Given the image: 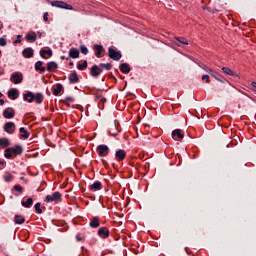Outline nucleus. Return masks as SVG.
I'll return each mask as SVG.
<instances>
[{"label": "nucleus", "instance_id": "obj_61", "mask_svg": "<svg viewBox=\"0 0 256 256\" xmlns=\"http://www.w3.org/2000/svg\"><path fill=\"white\" fill-rule=\"evenodd\" d=\"M0 55H1V50H0Z\"/></svg>", "mask_w": 256, "mask_h": 256}, {"label": "nucleus", "instance_id": "obj_33", "mask_svg": "<svg viewBox=\"0 0 256 256\" xmlns=\"http://www.w3.org/2000/svg\"><path fill=\"white\" fill-rule=\"evenodd\" d=\"M11 145V142H9V139L7 138H0V146L5 149V147H9Z\"/></svg>", "mask_w": 256, "mask_h": 256}, {"label": "nucleus", "instance_id": "obj_51", "mask_svg": "<svg viewBox=\"0 0 256 256\" xmlns=\"http://www.w3.org/2000/svg\"><path fill=\"white\" fill-rule=\"evenodd\" d=\"M36 35H38V38L41 39V37H42L43 34H42L40 31H38V32L36 33Z\"/></svg>", "mask_w": 256, "mask_h": 256}, {"label": "nucleus", "instance_id": "obj_31", "mask_svg": "<svg viewBox=\"0 0 256 256\" xmlns=\"http://www.w3.org/2000/svg\"><path fill=\"white\" fill-rule=\"evenodd\" d=\"M19 131H20V139H29V132L24 127H21Z\"/></svg>", "mask_w": 256, "mask_h": 256}, {"label": "nucleus", "instance_id": "obj_54", "mask_svg": "<svg viewBox=\"0 0 256 256\" xmlns=\"http://www.w3.org/2000/svg\"><path fill=\"white\" fill-rule=\"evenodd\" d=\"M0 165H5V161L0 159Z\"/></svg>", "mask_w": 256, "mask_h": 256}, {"label": "nucleus", "instance_id": "obj_49", "mask_svg": "<svg viewBox=\"0 0 256 256\" xmlns=\"http://www.w3.org/2000/svg\"><path fill=\"white\" fill-rule=\"evenodd\" d=\"M77 241H83V237H81V234L76 235Z\"/></svg>", "mask_w": 256, "mask_h": 256}, {"label": "nucleus", "instance_id": "obj_15", "mask_svg": "<svg viewBox=\"0 0 256 256\" xmlns=\"http://www.w3.org/2000/svg\"><path fill=\"white\" fill-rule=\"evenodd\" d=\"M22 55H23V57H25V59H31V57H33V55H35V51L33 50V48L28 47L22 51Z\"/></svg>", "mask_w": 256, "mask_h": 256}, {"label": "nucleus", "instance_id": "obj_35", "mask_svg": "<svg viewBox=\"0 0 256 256\" xmlns=\"http://www.w3.org/2000/svg\"><path fill=\"white\" fill-rule=\"evenodd\" d=\"M87 60L82 61V63H78L77 65V69H79V71H85V69H87Z\"/></svg>", "mask_w": 256, "mask_h": 256}, {"label": "nucleus", "instance_id": "obj_13", "mask_svg": "<svg viewBox=\"0 0 256 256\" xmlns=\"http://www.w3.org/2000/svg\"><path fill=\"white\" fill-rule=\"evenodd\" d=\"M3 117L5 119H13L15 117V110L13 108H6L3 111Z\"/></svg>", "mask_w": 256, "mask_h": 256}, {"label": "nucleus", "instance_id": "obj_26", "mask_svg": "<svg viewBox=\"0 0 256 256\" xmlns=\"http://www.w3.org/2000/svg\"><path fill=\"white\" fill-rule=\"evenodd\" d=\"M210 75L212 77H214V79H216V81H219L220 83H225L223 76L221 74H219V72H215L212 70V73H210Z\"/></svg>", "mask_w": 256, "mask_h": 256}, {"label": "nucleus", "instance_id": "obj_22", "mask_svg": "<svg viewBox=\"0 0 256 256\" xmlns=\"http://www.w3.org/2000/svg\"><path fill=\"white\" fill-rule=\"evenodd\" d=\"M222 71L226 75H230V77H239V74H237L236 72L231 70V68H229V67H222Z\"/></svg>", "mask_w": 256, "mask_h": 256}, {"label": "nucleus", "instance_id": "obj_39", "mask_svg": "<svg viewBox=\"0 0 256 256\" xmlns=\"http://www.w3.org/2000/svg\"><path fill=\"white\" fill-rule=\"evenodd\" d=\"M13 189L14 191H18V193H23V188L19 184L14 185Z\"/></svg>", "mask_w": 256, "mask_h": 256}, {"label": "nucleus", "instance_id": "obj_55", "mask_svg": "<svg viewBox=\"0 0 256 256\" xmlns=\"http://www.w3.org/2000/svg\"><path fill=\"white\" fill-rule=\"evenodd\" d=\"M69 67H73L74 63L73 62H69Z\"/></svg>", "mask_w": 256, "mask_h": 256}, {"label": "nucleus", "instance_id": "obj_57", "mask_svg": "<svg viewBox=\"0 0 256 256\" xmlns=\"http://www.w3.org/2000/svg\"><path fill=\"white\" fill-rule=\"evenodd\" d=\"M61 59L63 60V59H67V58H65V56H61Z\"/></svg>", "mask_w": 256, "mask_h": 256}, {"label": "nucleus", "instance_id": "obj_53", "mask_svg": "<svg viewBox=\"0 0 256 256\" xmlns=\"http://www.w3.org/2000/svg\"><path fill=\"white\" fill-rule=\"evenodd\" d=\"M206 11H208V13H211L213 9H211V7H208Z\"/></svg>", "mask_w": 256, "mask_h": 256}, {"label": "nucleus", "instance_id": "obj_37", "mask_svg": "<svg viewBox=\"0 0 256 256\" xmlns=\"http://www.w3.org/2000/svg\"><path fill=\"white\" fill-rule=\"evenodd\" d=\"M201 69H203L204 71H206V73H209V75H211L213 69L209 68L207 65L205 64H202L201 66Z\"/></svg>", "mask_w": 256, "mask_h": 256}, {"label": "nucleus", "instance_id": "obj_5", "mask_svg": "<svg viewBox=\"0 0 256 256\" xmlns=\"http://www.w3.org/2000/svg\"><path fill=\"white\" fill-rule=\"evenodd\" d=\"M61 193L60 192H54L52 195H47L45 198V203H57V201H61Z\"/></svg>", "mask_w": 256, "mask_h": 256}, {"label": "nucleus", "instance_id": "obj_52", "mask_svg": "<svg viewBox=\"0 0 256 256\" xmlns=\"http://www.w3.org/2000/svg\"><path fill=\"white\" fill-rule=\"evenodd\" d=\"M0 105H5V100L0 99Z\"/></svg>", "mask_w": 256, "mask_h": 256}, {"label": "nucleus", "instance_id": "obj_41", "mask_svg": "<svg viewBox=\"0 0 256 256\" xmlns=\"http://www.w3.org/2000/svg\"><path fill=\"white\" fill-rule=\"evenodd\" d=\"M4 181H6V183L13 181V174H8L6 177H4Z\"/></svg>", "mask_w": 256, "mask_h": 256}, {"label": "nucleus", "instance_id": "obj_9", "mask_svg": "<svg viewBox=\"0 0 256 256\" xmlns=\"http://www.w3.org/2000/svg\"><path fill=\"white\" fill-rule=\"evenodd\" d=\"M93 49H94L95 56L98 59H101V57H103V53H105V48H103V45L94 44Z\"/></svg>", "mask_w": 256, "mask_h": 256}, {"label": "nucleus", "instance_id": "obj_10", "mask_svg": "<svg viewBox=\"0 0 256 256\" xmlns=\"http://www.w3.org/2000/svg\"><path fill=\"white\" fill-rule=\"evenodd\" d=\"M89 225L91 229H97L101 225V218L99 216H94L90 219Z\"/></svg>", "mask_w": 256, "mask_h": 256}, {"label": "nucleus", "instance_id": "obj_38", "mask_svg": "<svg viewBox=\"0 0 256 256\" xmlns=\"http://www.w3.org/2000/svg\"><path fill=\"white\" fill-rule=\"evenodd\" d=\"M80 53H82L83 55H87L89 53V49H87L85 45H81Z\"/></svg>", "mask_w": 256, "mask_h": 256}, {"label": "nucleus", "instance_id": "obj_42", "mask_svg": "<svg viewBox=\"0 0 256 256\" xmlns=\"http://www.w3.org/2000/svg\"><path fill=\"white\" fill-rule=\"evenodd\" d=\"M202 81H205L206 83H211V79L209 78V75H207V74L202 76Z\"/></svg>", "mask_w": 256, "mask_h": 256}, {"label": "nucleus", "instance_id": "obj_45", "mask_svg": "<svg viewBox=\"0 0 256 256\" xmlns=\"http://www.w3.org/2000/svg\"><path fill=\"white\" fill-rule=\"evenodd\" d=\"M43 20H44V21H49V13H48V12H45V13L43 14Z\"/></svg>", "mask_w": 256, "mask_h": 256}, {"label": "nucleus", "instance_id": "obj_7", "mask_svg": "<svg viewBox=\"0 0 256 256\" xmlns=\"http://www.w3.org/2000/svg\"><path fill=\"white\" fill-rule=\"evenodd\" d=\"M10 81L14 83V85H19V83H23V74L21 72L12 73Z\"/></svg>", "mask_w": 256, "mask_h": 256}, {"label": "nucleus", "instance_id": "obj_40", "mask_svg": "<svg viewBox=\"0 0 256 256\" xmlns=\"http://www.w3.org/2000/svg\"><path fill=\"white\" fill-rule=\"evenodd\" d=\"M95 97H96V99H99V100H100V103H105V102L107 101V98L102 97V96L99 95V94H95Z\"/></svg>", "mask_w": 256, "mask_h": 256}, {"label": "nucleus", "instance_id": "obj_44", "mask_svg": "<svg viewBox=\"0 0 256 256\" xmlns=\"http://www.w3.org/2000/svg\"><path fill=\"white\" fill-rule=\"evenodd\" d=\"M22 37H23L22 35H17V39L13 42L14 45H17V44L21 43V38Z\"/></svg>", "mask_w": 256, "mask_h": 256}, {"label": "nucleus", "instance_id": "obj_32", "mask_svg": "<svg viewBox=\"0 0 256 256\" xmlns=\"http://www.w3.org/2000/svg\"><path fill=\"white\" fill-rule=\"evenodd\" d=\"M14 223H16V225H23V223H25V217L21 215H16L14 217Z\"/></svg>", "mask_w": 256, "mask_h": 256}, {"label": "nucleus", "instance_id": "obj_24", "mask_svg": "<svg viewBox=\"0 0 256 256\" xmlns=\"http://www.w3.org/2000/svg\"><path fill=\"white\" fill-rule=\"evenodd\" d=\"M101 187H103V184H101L99 181H96L89 186V189L90 191H101Z\"/></svg>", "mask_w": 256, "mask_h": 256}, {"label": "nucleus", "instance_id": "obj_2", "mask_svg": "<svg viewBox=\"0 0 256 256\" xmlns=\"http://www.w3.org/2000/svg\"><path fill=\"white\" fill-rule=\"evenodd\" d=\"M23 99L28 103H33V101H35V103L40 105V103H43V99H45V97L42 93L33 94V92H27L26 94H24Z\"/></svg>", "mask_w": 256, "mask_h": 256}, {"label": "nucleus", "instance_id": "obj_34", "mask_svg": "<svg viewBox=\"0 0 256 256\" xmlns=\"http://www.w3.org/2000/svg\"><path fill=\"white\" fill-rule=\"evenodd\" d=\"M174 39L176 41H178V43H181L182 45H189V41L187 40V38L185 37H174Z\"/></svg>", "mask_w": 256, "mask_h": 256}, {"label": "nucleus", "instance_id": "obj_19", "mask_svg": "<svg viewBox=\"0 0 256 256\" xmlns=\"http://www.w3.org/2000/svg\"><path fill=\"white\" fill-rule=\"evenodd\" d=\"M183 137H185V135L182 134L181 129H175L172 131V139L175 141H177V139H183Z\"/></svg>", "mask_w": 256, "mask_h": 256}, {"label": "nucleus", "instance_id": "obj_23", "mask_svg": "<svg viewBox=\"0 0 256 256\" xmlns=\"http://www.w3.org/2000/svg\"><path fill=\"white\" fill-rule=\"evenodd\" d=\"M8 97L10 99H17V97H19V90L15 89V88H12L8 91Z\"/></svg>", "mask_w": 256, "mask_h": 256}, {"label": "nucleus", "instance_id": "obj_43", "mask_svg": "<svg viewBox=\"0 0 256 256\" xmlns=\"http://www.w3.org/2000/svg\"><path fill=\"white\" fill-rule=\"evenodd\" d=\"M5 45H7V39H5V38H0V46H1V47H5Z\"/></svg>", "mask_w": 256, "mask_h": 256}, {"label": "nucleus", "instance_id": "obj_25", "mask_svg": "<svg viewBox=\"0 0 256 256\" xmlns=\"http://www.w3.org/2000/svg\"><path fill=\"white\" fill-rule=\"evenodd\" d=\"M69 82L70 83H79V75H77V72L76 71H73L69 77Z\"/></svg>", "mask_w": 256, "mask_h": 256}, {"label": "nucleus", "instance_id": "obj_17", "mask_svg": "<svg viewBox=\"0 0 256 256\" xmlns=\"http://www.w3.org/2000/svg\"><path fill=\"white\" fill-rule=\"evenodd\" d=\"M101 73H102L101 68L97 65H93L90 69V75L92 77H98L101 75Z\"/></svg>", "mask_w": 256, "mask_h": 256}, {"label": "nucleus", "instance_id": "obj_28", "mask_svg": "<svg viewBox=\"0 0 256 256\" xmlns=\"http://www.w3.org/2000/svg\"><path fill=\"white\" fill-rule=\"evenodd\" d=\"M100 67V71L103 72V70L105 69L106 71H111V69H113V64L111 63H100L99 66Z\"/></svg>", "mask_w": 256, "mask_h": 256}, {"label": "nucleus", "instance_id": "obj_29", "mask_svg": "<svg viewBox=\"0 0 256 256\" xmlns=\"http://www.w3.org/2000/svg\"><path fill=\"white\" fill-rule=\"evenodd\" d=\"M35 70H36V71H40V73H45L46 68L43 67V62H42V61H37V62L35 63Z\"/></svg>", "mask_w": 256, "mask_h": 256}, {"label": "nucleus", "instance_id": "obj_8", "mask_svg": "<svg viewBox=\"0 0 256 256\" xmlns=\"http://www.w3.org/2000/svg\"><path fill=\"white\" fill-rule=\"evenodd\" d=\"M97 235L98 237H100V239H109V235H110L109 228L100 227L97 231Z\"/></svg>", "mask_w": 256, "mask_h": 256}, {"label": "nucleus", "instance_id": "obj_48", "mask_svg": "<svg viewBox=\"0 0 256 256\" xmlns=\"http://www.w3.org/2000/svg\"><path fill=\"white\" fill-rule=\"evenodd\" d=\"M211 13H212V15H215V13H219V9L214 8V9H212Z\"/></svg>", "mask_w": 256, "mask_h": 256}, {"label": "nucleus", "instance_id": "obj_47", "mask_svg": "<svg viewBox=\"0 0 256 256\" xmlns=\"http://www.w3.org/2000/svg\"><path fill=\"white\" fill-rule=\"evenodd\" d=\"M108 79H113L114 81H117V78H115L112 73L108 75Z\"/></svg>", "mask_w": 256, "mask_h": 256}, {"label": "nucleus", "instance_id": "obj_12", "mask_svg": "<svg viewBox=\"0 0 256 256\" xmlns=\"http://www.w3.org/2000/svg\"><path fill=\"white\" fill-rule=\"evenodd\" d=\"M69 59H79V50L77 48H71L69 50V56L66 57V61Z\"/></svg>", "mask_w": 256, "mask_h": 256}, {"label": "nucleus", "instance_id": "obj_1", "mask_svg": "<svg viewBox=\"0 0 256 256\" xmlns=\"http://www.w3.org/2000/svg\"><path fill=\"white\" fill-rule=\"evenodd\" d=\"M17 155H23V147L21 145H15L14 147L6 148L4 152V157L6 159H13Z\"/></svg>", "mask_w": 256, "mask_h": 256}, {"label": "nucleus", "instance_id": "obj_36", "mask_svg": "<svg viewBox=\"0 0 256 256\" xmlns=\"http://www.w3.org/2000/svg\"><path fill=\"white\" fill-rule=\"evenodd\" d=\"M34 209L36 211V213H38L39 215H41V213H43V210L41 209V203H36L34 206Z\"/></svg>", "mask_w": 256, "mask_h": 256}, {"label": "nucleus", "instance_id": "obj_3", "mask_svg": "<svg viewBox=\"0 0 256 256\" xmlns=\"http://www.w3.org/2000/svg\"><path fill=\"white\" fill-rule=\"evenodd\" d=\"M108 57L113 59V61H119L123 55L121 54V51L117 50L115 46H111L108 48Z\"/></svg>", "mask_w": 256, "mask_h": 256}, {"label": "nucleus", "instance_id": "obj_16", "mask_svg": "<svg viewBox=\"0 0 256 256\" xmlns=\"http://www.w3.org/2000/svg\"><path fill=\"white\" fill-rule=\"evenodd\" d=\"M125 157H127V152L123 149H119L115 153V159L116 161H124Z\"/></svg>", "mask_w": 256, "mask_h": 256}, {"label": "nucleus", "instance_id": "obj_11", "mask_svg": "<svg viewBox=\"0 0 256 256\" xmlns=\"http://www.w3.org/2000/svg\"><path fill=\"white\" fill-rule=\"evenodd\" d=\"M4 131L9 135H13L15 133V123L13 122H6L4 124Z\"/></svg>", "mask_w": 256, "mask_h": 256}, {"label": "nucleus", "instance_id": "obj_20", "mask_svg": "<svg viewBox=\"0 0 256 256\" xmlns=\"http://www.w3.org/2000/svg\"><path fill=\"white\" fill-rule=\"evenodd\" d=\"M119 69H120L121 73H124L125 75H127L131 72V66L127 63L120 64Z\"/></svg>", "mask_w": 256, "mask_h": 256}, {"label": "nucleus", "instance_id": "obj_46", "mask_svg": "<svg viewBox=\"0 0 256 256\" xmlns=\"http://www.w3.org/2000/svg\"><path fill=\"white\" fill-rule=\"evenodd\" d=\"M64 101L66 103H73V98L72 97H66Z\"/></svg>", "mask_w": 256, "mask_h": 256}, {"label": "nucleus", "instance_id": "obj_14", "mask_svg": "<svg viewBox=\"0 0 256 256\" xmlns=\"http://www.w3.org/2000/svg\"><path fill=\"white\" fill-rule=\"evenodd\" d=\"M25 39L28 43H35V41H37V33L30 31L26 34Z\"/></svg>", "mask_w": 256, "mask_h": 256}, {"label": "nucleus", "instance_id": "obj_59", "mask_svg": "<svg viewBox=\"0 0 256 256\" xmlns=\"http://www.w3.org/2000/svg\"><path fill=\"white\" fill-rule=\"evenodd\" d=\"M3 97V93L0 92V98Z\"/></svg>", "mask_w": 256, "mask_h": 256}, {"label": "nucleus", "instance_id": "obj_27", "mask_svg": "<svg viewBox=\"0 0 256 256\" xmlns=\"http://www.w3.org/2000/svg\"><path fill=\"white\" fill-rule=\"evenodd\" d=\"M22 207L25 209H31L33 207V198H28L26 201L21 202Z\"/></svg>", "mask_w": 256, "mask_h": 256}, {"label": "nucleus", "instance_id": "obj_4", "mask_svg": "<svg viewBox=\"0 0 256 256\" xmlns=\"http://www.w3.org/2000/svg\"><path fill=\"white\" fill-rule=\"evenodd\" d=\"M50 5H52V7H58L59 9H68V10L73 9L72 5L67 4V2L59 1V0L50 2Z\"/></svg>", "mask_w": 256, "mask_h": 256}, {"label": "nucleus", "instance_id": "obj_18", "mask_svg": "<svg viewBox=\"0 0 256 256\" xmlns=\"http://www.w3.org/2000/svg\"><path fill=\"white\" fill-rule=\"evenodd\" d=\"M53 90V95H55V97H59V95H61V91H63V84L58 83L55 86H53L52 88Z\"/></svg>", "mask_w": 256, "mask_h": 256}, {"label": "nucleus", "instance_id": "obj_58", "mask_svg": "<svg viewBox=\"0 0 256 256\" xmlns=\"http://www.w3.org/2000/svg\"><path fill=\"white\" fill-rule=\"evenodd\" d=\"M103 164L106 165L107 162H105V160H102Z\"/></svg>", "mask_w": 256, "mask_h": 256}, {"label": "nucleus", "instance_id": "obj_56", "mask_svg": "<svg viewBox=\"0 0 256 256\" xmlns=\"http://www.w3.org/2000/svg\"><path fill=\"white\" fill-rule=\"evenodd\" d=\"M1 29H3V24L0 25V31H1Z\"/></svg>", "mask_w": 256, "mask_h": 256}, {"label": "nucleus", "instance_id": "obj_6", "mask_svg": "<svg viewBox=\"0 0 256 256\" xmlns=\"http://www.w3.org/2000/svg\"><path fill=\"white\" fill-rule=\"evenodd\" d=\"M96 151L99 157H107L109 155V146L105 144L98 145Z\"/></svg>", "mask_w": 256, "mask_h": 256}, {"label": "nucleus", "instance_id": "obj_21", "mask_svg": "<svg viewBox=\"0 0 256 256\" xmlns=\"http://www.w3.org/2000/svg\"><path fill=\"white\" fill-rule=\"evenodd\" d=\"M46 55H48V57H53V50H51V49H48V50L41 49L40 50V57H42V59H47Z\"/></svg>", "mask_w": 256, "mask_h": 256}, {"label": "nucleus", "instance_id": "obj_30", "mask_svg": "<svg viewBox=\"0 0 256 256\" xmlns=\"http://www.w3.org/2000/svg\"><path fill=\"white\" fill-rule=\"evenodd\" d=\"M58 65L56 62H48L46 69L49 71V73H53L57 69Z\"/></svg>", "mask_w": 256, "mask_h": 256}, {"label": "nucleus", "instance_id": "obj_50", "mask_svg": "<svg viewBox=\"0 0 256 256\" xmlns=\"http://www.w3.org/2000/svg\"><path fill=\"white\" fill-rule=\"evenodd\" d=\"M207 9H209V6H207V5L202 6L203 11H207Z\"/></svg>", "mask_w": 256, "mask_h": 256}, {"label": "nucleus", "instance_id": "obj_60", "mask_svg": "<svg viewBox=\"0 0 256 256\" xmlns=\"http://www.w3.org/2000/svg\"><path fill=\"white\" fill-rule=\"evenodd\" d=\"M201 3H205V1H204V0H201Z\"/></svg>", "mask_w": 256, "mask_h": 256}]
</instances>
